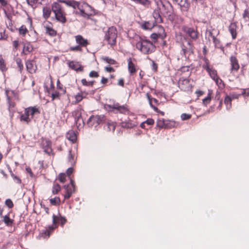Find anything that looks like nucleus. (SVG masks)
<instances>
[{
  "mask_svg": "<svg viewBox=\"0 0 249 249\" xmlns=\"http://www.w3.org/2000/svg\"><path fill=\"white\" fill-rule=\"evenodd\" d=\"M161 14L170 21L175 19V15L172 4L166 0H155Z\"/></svg>",
  "mask_w": 249,
  "mask_h": 249,
  "instance_id": "1",
  "label": "nucleus"
},
{
  "mask_svg": "<svg viewBox=\"0 0 249 249\" xmlns=\"http://www.w3.org/2000/svg\"><path fill=\"white\" fill-rule=\"evenodd\" d=\"M136 48L144 54H149L155 52V46L152 42L147 39H141L136 44Z\"/></svg>",
  "mask_w": 249,
  "mask_h": 249,
  "instance_id": "2",
  "label": "nucleus"
},
{
  "mask_svg": "<svg viewBox=\"0 0 249 249\" xmlns=\"http://www.w3.org/2000/svg\"><path fill=\"white\" fill-rule=\"evenodd\" d=\"M106 117L104 115H91L87 121V125L89 127H96L101 123H105Z\"/></svg>",
  "mask_w": 249,
  "mask_h": 249,
  "instance_id": "3",
  "label": "nucleus"
},
{
  "mask_svg": "<svg viewBox=\"0 0 249 249\" xmlns=\"http://www.w3.org/2000/svg\"><path fill=\"white\" fill-rule=\"evenodd\" d=\"M117 31L115 27L112 26L108 28L106 33L105 39L111 46L115 45L116 43Z\"/></svg>",
  "mask_w": 249,
  "mask_h": 249,
  "instance_id": "4",
  "label": "nucleus"
},
{
  "mask_svg": "<svg viewBox=\"0 0 249 249\" xmlns=\"http://www.w3.org/2000/svg\"><path fill=\"white\" fill-rule=\"evenodd\" d=\"M182 30L193 40H196L198 37V32L197 30L193 28L183 26L182 27Z\"/></svg>",
  "mask_w": 249,
  "mask_h": 249,
  "instance_id": "5",
  "label": "nucleus"
},
{
  "mask_svg": "<svg viewBox=\"0 0 249 249\" xmlns=\"http://www.w3.org/2000/svg\"><path fill=\"white\" fill-rule=\"evenodd\" d=\"M108 107L113 111L116 110L115 113L119 112L120 113L125 114L128 111V109L124 105L121 106L118 103H114L113 105H108Z\"/></svg>",
  "mask_w": 249,
  "mask_h": 249,
  "instance_id": "6",
  "label": "nucleus"
},
{
  "mask_svg": "<svg viewBox=\"0 0 249 249\" xmlns=\"http://www.w3.org/2000/svg\"><path fill=\"white\" fill-rule=\"evenodd\" d=\"M182 52L181 54H183L185 57H186L187 55H190L193 53V46L190 41H188L186 45L184 44L182 45Z\"/></svg>",
  "mask_w": 249,
  "mask_h": 249,
  "instance_id": "7",
  "label": "nucleus"
},
{
  "mask_svg": "<svg viewBox=\"0 0 249 249\" xmlns=\"http://www.w3.org/2000/svg\"><path fill=\"white\" fill-rule=\"evenodd\" d=\"M159 28L160 33H159L158 34L153 33L150 36L151 38L154 40H156L158 37L163 39L166 36L163 27L161 26H159Z\"/></svg>",
  "mask_w": 249,
  "mask_h": 249,
  "instance_id": "8",
  "label": "nucleus"
},
{
  "mask_svg": "<svg viewBox=\"0 0 249 249\" xmlns=\"http://www.w3.org/2000/svg\"><path fill=\"white\" fill-rule=\"evenodd\" d=\"M26 66L27 71L30 73H33L36 72V66L35 62L33 60H28L26 62Z\"/></svg>",
  "mask_w": 249,
  "mask_h": 249,
  "instance_id": "9",
  "label": "nucleus"
},
{
  "mask_svg": "<svg viewBox=\"0 0 249 249\" xmlns=\"http://www.w3.org/2000/svg\"><path fill=\"white\" fill-rule=\"evenodd\" d=\"M231 64V71H237L239 69V65L237 59L235 56H231L230 57Z\"/></svg>",
  "mask_w": 249,
  "mask_h": 249,
  "instance_id": "10",
  "label": "nucleus"
},
{
  "mask_svg": "<svg viewBox=\"0 0 249 249\" xmlns=\"http://www.w3.org/2000/svg\"><path fill=\"white\" fill-rule=\"evenodd\" d=\"M76 42L82 47H86L89 43L87 39L83 38L81 35H77L75 36Z\"/></svg>",
  "mask_w": 249,
  "mask_h": 249,
  "instance_id": "11",
  "label": "nucleus"
},
{
  "mask_svg": "<svg viewBox=\"0 0 249 249\" xmlns=\"http://www.w3.org/2000/svg\"><path fill=\"white\" fill-rule=\"evenodd\" d=\"M75 118V122L77 127L81 125V123L84 124V122L82 118L81 112L79 110H76L74 112L73 114Z\"/></svg>",
  "mask_w": 249,
  "mask_h": 249,
  "instance_id": "12",
  "label": "nucleus"
},
{
  "mask_svg": "<svg viewBox=\"0 0 249 249\" xmlns=\"http://www.w3.org/2000/svg\"><path fill=\"white\" fill-rule=\"evenodd\" d=\"M237 28V26L236 23L235 22L231 23L229 27V30L232 36V39H235L236 37Z\"/></svg>",
  "mask_w": 249,
  "mask_h": 249,
  "instance_id": "13",
  "label": "nucleus"
},
{
  "mask_svg": "<svg viewBox=\"0 0 249 249\" xmlns=\"http://www.w3.org/2000/svg\"><path fill=\"white\" fill-rule=\"evenodd\" d=\"M69 66L71 69L76 71L83 72L84 71L83 67L78 64V62H76L75 64L73 61H71L69 63Z\"/></svg>",
  "mask_w": 249,
  "mask_h": 249,
  "instance_id": "14",
  "label": "nucleus"
},
{
  "mask_svg": "<svg viewBox=\"0 0 249 249\" xmlns=\"http://www.w3.org/2000/svg\"><path fill=\"white\" fill-rule=\"evenodd\" d=\"M153 15L156 22L160 23L163 22L162 18L161 17V14L158 8L154 11Z\"/></svg>",
  "mask_w": 249,
  "mask_h": 249,
  "instance_id": "15",
  "label": "nucleus"
},
{
  "mask_svg": "<svg viewBox=\"0 0 249 249\" xmlns=\"http://www.w3.org/2000/svg\"><path fill=\"white\" fill-rule=\"evenodd\" d=\"M58 221H60L61 225L62 226H63L65 224V223L66 222V219L65 217H63L61 216H60L59 218H58L54 214H53V223L54 225H55L57 223H58Z\"/></svg>",
  "mask_w": 249,
  "mask_h": 249,
  "instance_id": "16",
  "label": "nucleus"
},
{
  "mask_svg": "<svg viewBox=\"0 0 249 249\" xmlns=\"http://www.w3.org/2000/svg\"><path fill=\"white\" fill-rule=\"evenodd\" d=\"M67 138L69 140L71 141L72 142H75L77 140L76 134L72 130L69 131L67 133Z\"/></svg>",
  "mask_w": 249,
  "mask_h": 249,
  "instance_id": "17",
  "label": "nucleus"
},
{
  "mask_svg": "<svg viewBox=\"0 0 249 249\" xmlns=\"http://www.w3.org/2000/svg\"><path fill=\"white\" fill-rule=\"evenodd\" d=\"M209 73L210 76L213 78L214 81H215L216 83L218 84V80L220 81V82H222L221 79H219L217 75V72L214 70H212L211 71L209 72Z\"/></svg>",
  "mask_w": 249,
  "mask_h": 249,
  "instance_id": "18",
  "label": "nucleus"
},
{
  "mask_svg": "<svg viewBox=\"0 0 249 249\" xmlns=\"http://www.w3.org/2000/svg\"><path fill=\"white\" fill-rule=\"evenodd\" d=\"M128 69L130 73L131 74L134 73L136 72L135 65L132 62L131 58H129L128 59Z\"/></svg>",
  "mask_w": 249,
  "mask_h": 249,
  "instance_id": "19",
  "label": "nucleus"
},
{
  "mask_svg": "<svg viewBox=\"0 0 249 249\" xmlns=\"http://www.w3.org/2000/svg\"><path fill=\"white\" fill-rule=\"evenodd\" d=\"M56 19L62 23H64L66 21L65 17L62 14L61 11L55 13Z\"/></svg>",
  "mask_w": 249,
  "mask_h": 249,
  "instance_id": "20",
  "label": "nucleus"
},
{
  "mask_svg": "<svg viewBox=\"0 0 249 249\" xmlns=\"http://www.w3.org/2000/svg\"><path fill=\"white\" fill-rule=\"evenodd\" d=\"M3 221L7 226H11L14 223V220L10 218L8 214L3 217Z\"/></svg>",
  "mask_w": 249,
  "mask_h": 249,
  "instance_id": "21",
  "label": "nucleus"
},
{
  "mask_svg": "<svg viewBox=\"0 0 249 249\" xmlns=\"http://www.w3.org/2000/svg\"><path fill=\"white\" fill-rule=\"evenodd\" d=\"M51 10L50 8L44 7L43 8V17L45 19L48 18L51 15Z\"/></svg>",
  "mask_w": 249,
  "mask_h": 249,
  "instance_id": "22",
  "label": "nucleus"
},
{
  "mask_svg": "<svg viewBox=\"0 0 249 249\" xmlns=\"http://www.w3.org/2000/svg\"><path fill=\"white\" fill-rule=\"evenodd\" d=\"M121 125L122 127L126 128H131L134 127L135 125L131 122L124 121L121 123Z\"/></svg>",
  "mask_w": 249,
  "mask_h": 249,
  "instance_id": "23",
  "label": "nucleus"
},
{
  "mask_svg": "<svg viewBox=\"0 0 249 249\" xmlns=\"http://www.w3.org/2000/svg\"><path fill=\"white\" fill-rule=\"evenodd\" d=\"M154 26V23L152 24L149 21H146L142 25V28L144 30H151Z\"/></svg>",
  "mask_w": 249,
  "mask_h": 249,
  "instance_id": "24",
  "label": "nucleus"
},
{
  "mask_svg": "<svg viewBox=\"0 0 249 249\" xmlns=\"http://www.w3.org/2000/svg\"><path fill=\"white\" fill-rule=\"evenodd\" d=\"M52 10L54 13L60 12L61 5L57 2H54L52 4Z\"/></svg>",
  "mask_w": 249,
  "mask_h": 249,
  "instance_id": "25",
  "label": "nucleus"
},
{
  "mask_svg": "<svg viewBox=\"0 0 249 249\" xmlns=\"http://www.w3.org/2000/svg\"><path fill=\"white\" fill-rule=\"evenodd\" d=\"M65 4L69 6L72 7L74 9H75L76 7H78L79 5L78 2L74 0H66V3Z\"/></svg>",
  "mask_w": 249,
  "mask_h": 249,
  "instance_id": "26",
  "label": "nucleus"
},
{
  "mask_svg": "<svg viewBox=\"0 0 249 249\" xmlns=\"http://www.w3.org/2000/svg\"><path fill=\"white\" fill-rule=\"evenodd\" d=\"M224 103L226 105L227 109H229L231 107V98L227 95L224 99Z\"/></svg>",
  "mask_w": 249,
  "mask_h": 249,
  "instance_id": "27",
  "label": "nucleus"
},
{
  "mask_svg": "<svg viewBox=\"0 0 249 249\" xmlns=\"http://www.w3.org/2000/svg\"><path fill=\"white\" fill-rule=\"evenodd\" d=\"M107 126L108 131L114 132L116 128L115 123L111 121H108L107 122Z\"/></svg>",
  "mask_w": 249,
  "mask_h": 249,
  "instance_id": "28",
  "label": "nucleus"
},
{
  "mask_svg": "<svg viewBox=\"0 0 249 249\" xmlns=\"http://www.w3.org/2000/svg\"><path fill=\"white\" fill-rule=\"evenodd\" d=\"M46 33L51 36H54L56 35V31L53 29L52 28L46 26Z\"/></svg>",
  "mask_w": 249,
  "mask_h": 249,
  "instance_id": "29",
  "label": "nucleus"
},
{
  "mask_svg": "<svg viewBox=\"0 0 249 249\" xmlns=\"http://www.w3.org/2000/svg\"><path fill=\"white\" fill-rule=\"evenodd\" d=\"M157 126L159 128L168 127L167 124L164 120H158L157 122Z\"/></svg>",
  "mask_w": 249,
  "mask_h": 249,
  "instance_id": "30",
  "label": "nucleus"
},
{
  "mask_svg": "<svg viewBox=\"0 0 249 249\" xmlns=\"http://www.w3.org/2000/svg\"><path fill=\"white\" fill-rule=\"evenodd\" d=\"M29 111L30 112V115L31 116V119L33 118L34 115L35 114L39 113V111L38 108H36L35 107H30Z\"/></svg>",
  "mask_w": 249,
  "mask_h": 249,
  "instance_id": "31",
  "label": "nucleus"
},
{
  "mask_svg": "<svg viewBox=\"0 0 249 249\" xmlns=\"http://www.w3.org/2000/svg\"><path fill=\"white\" fill-rule=\"evenodd\" d=\"M213 39L215 46L217 48H220L223 51H224V48L220 45V40L216 38L215 36H213Z\"/></svg>",
  "mask_w": 249,
  "mask_h": 249,
  "instance_id": "32",
  "label": "nucleus"
},
{
  "mask_svg": "<svg viewBox=\"0 0 249 249\" xmlns=\"http://www.w3.org/2000/svg\"><path fill=\"white\" fill-rule=\"evenodd\" d=\"M20 120L21 121H25L28 124L31 122V119L27 115L22 114L20 115Z\"/></svg>",
  "mask_w": 249,
  "mask_h": 249,
  "instance_id": "33",
  "label": "nucleus"
},
{
  "mask_svg": "<svg viewBox=\"0 0 249 249\" xmlns=\"http://www.w3.org/2000/svg\"><path fill=\"white\" fill-rule=\"evenodd\" d=\"M43 0H26L27 3L29 5H31L32 7H33L36 3H39L41 4V2Z\"/></svg>",
  "mask_w": 249,
  "mask_h": 249,
  "instance_id": "34",
  "label": "nucleus"
},
{
  "mask_svg": "<svg viewBox=\"0 0 249 249\" xmlns=\"http://www.w3.org/2000/svg\"><path fill=\"white\" fill-rule=\"evenodd\" d=\"M50 203L53 205H57L60 202V198L58 197H55L53 198H51L50 200Z\"/></svg>",
  "mask_w": 249,
  "mask_h": 249,
  "instance_id": "35",
  "label": "nucleus"
},
{
  "mask_svg": "<svg viewBox=\"0 0 249 249\" xmlns=\"http://www.w3.org/2000/svg\"><path fill=\"white\" fill-rule=\"evenodd\" d=\"M103 60H104L105 61H106L107 63L110 64H115L117 63L116 61L111 59L108 57L106 56L102 58Z\"/></svg>",
  "mask_w": 249,
  "mask_h": 249,
  "instance_id": "36",
  "label": "nucleus"
},
{
  "mask_svg": "<svg viewBox=\"0 0 249 249\" xmlns=\"http://www.w3.org/2000/svg\"><path fill=\"white\" fill-rule=\"evenodd\" d=\"M60 186L58 184L54 185L53 187L52 193L53 195L57 194L60 190Z\"/></svg>",
  "mask_w": 249,
  "mask_h": 249,
  "instance_id": "37",
  "label": "nucleus"
},
{
  "mask_svg": "<svg viewBox=\"0 0 249 249\" xmlns=\"http://www.w3.org/2000/svg\"><path fill=\"white\" fill-rule=\"evenodd\" d=\"M16 62L17 64L18 67L19 68V71H20V72H21V71L23 69V65L22 63L21 59L19 58H17L16 59Z\"/></svg>",
  "mask_w": 249,
  "mask_h": 249,
  "instance_id": "38",
  "label": "nucleus"
},
{
  "mask_svg": "<svg viewBox=\"0 0 249 249\" xmlns=\"http://www.w3.org/2000/svg\"><path fill=\"white\" fill-rule=\"evenodd\" d=\"M28 30L27 28L24 25L21 26L19 29V33L22 36H25Z\"/></svg>",
  "mask_w": 249,
  "mask_h": 249,
  "instance_id": "39",
  "label": "nucleus"
},
{
  "mask_svg": "<svg viewBox=\"0 0 249 249\" xmlns=\"http://www.w3.org/2000/svg\"><path fill=\"white\" fill-rule=\"evenodd\" d=\"M211 100V95H210V93H209L208 96L203 99V104H204V105L206 106L209 103H210Z\"/></svg>",
  "mask_w": 249,
  "mask_h": 249,
  "instance_id": "40",
  "label": "nucleus"
},
{
  "mask_svg": "<svg viewBox=\"0 0 249 249\" xmlns=\"http://www.w3.org/2000/svg\"><path fill=\"white\" fill-rule=\"evenodd\" d=\"M66 175L64 173H60L58 175V180L61 182L64 183L66 181Z\"/></svg>",
  "mask_w": 249,
  "mask_h": 249,
  "instance_id": "41",
  "label": "nucleus"
},
{
  "mask_svg": "<svg viewBox=\"0 0 249 249\" xmlns=\"http://www.w3.org/2000/svg\"><path fill=\"white\" fill-rule=\"evenodd\" d=\"M5 204L9 209L12 208L14 206L13 203L10 198L7 199L5 200Z\"/></svg>",
  "mask_w": 249,
  "mask_h": 249,
  "instance_id": "42",
  "label": "nucleus"
},
{
  "mask_svg": "<svg viewBox=\"0 0 249 249\" xmlns=\"http://www.w3.org/2000/svg\"><path fill=\"white\" fill-rule=\"evenodd\" d=\"M0 70L4 71L6 70L5 65L4 64V61L3 58L0 59Z\"/></svg>",
  "mask_w": 249,
  "mask_h": 249,
  "instance_id": "43",
  "label": "nucleus"
},
{
  "mask_svg": "<svg viewBox=\"0 0 249 249\" xmlns=\"http://www.w3.org/2000/svg\"><path fill=\"white\" fill-rule=\"evenodd\" d=\"M46 142V146L47 147V149H45L44 150L45 152H46V153H50V151L51 152L52 151V149L51 148V141H47Z\"/></svg>",
  "mask_w": 249,
  "mask_h": 249,
  "instance_id": "44",
  "label": "nucleus"
},
{
  "mask_svg": "<svg viewBox=\"0 0 249 249\" xmlns=\"http://www.w3.org/2000/svg\"><path fill=\"white\" fill-rule=\"evenodd\" d=\"M33 50V47L30 44H28L27 46L24 45L23 49V52L25 51L28 52V53L31 52Z\"/></svg>",
  "mask_w": 249,
  "mask_h": 249,
  "instance_id": "45",
  "label": "nucleus"
},
{
  "mask_svg": "<svg viewBox=\"0 0 249 249\" xmlns=\"http://www.w3.org/2000/svg\"><path fill=\"white\" fill-rule=\"evenodd\" d=\"M241 95H243L244 97H248L249 96V88L246 89H241Z\"/></svg>",
  "mask_w": 249,
  "mask_h": 249,
  "instance_id": "46",
  "label": "nucleus"
},
{
  "mask_svg": "<svg viewBox=\"0 0 249 249\" xmlns=\"http://www.w3.org/2000/svg\"><path fill=\"white\" fill-rule=\"evenodd\" d=\"M191 118V115L186 113H182L181 115V118L182 120H187Z\"/></svg>",
  "mask_w": 249,
  "mask_h": 249,
  "instance_id": "47",
  "label": "nucleus"
},
{
  "mask_svg": "<svg viewBox=\"0 0 249 249\" xmlns=\"http://www.w3.org/2000/svg\"><path fill=\"white\" fill-rule=\"evenodd\" d=\"M181 7L185 6L187 0H174Z\"/></svg>",
  "mask_w": 249,
  "mask_h": 249,
  "instance_id": "48",
  "label": "nucleus"
},
{
  "mask_svg": "<svg viewBox=\"0 0 249 249\" xmlns=\"http://www.w3.org/2000/svg\"><path fill=\"white\" fill-rule=\"evenodd\" d=\"M70 50L71 51H81L82 49L80 46L77 45L74 47H71L70 48Z\"/></svg>",
  "mask_w": 249,
  "mask_h": 249,
  "instance_id": "49",
  "label": "nucleus"
},
{
  "mask_svg": "<svg viewBox=\"0 0 249 249\" xmlns=\"http://www.w3.org/2000/svg\"><path fill=\"white\" fill-rule=\"evenodd\" d=\"M74 156L71 154V150L69 151L68 160L69 162L72 163L73 162Z\"/></svg>",
  "mask_w": 249,
  "mask_h": 249,
  "instance_id": "50",
  "label": "nucleus"
},
{
  "mask_svg": "<svg viewBox=\"0 0 249 249\" xmlns=\"http://www.w3.org/2000/svg\"><path fill=\"white\" fill-rule=\"evenodd\" d=\"M89 76L92 78L98 77L99 76L98 73L94 71H91L89 73Z\"/></svg>",
  "mask_w": 249,
  "mask_h": 249,
  "instance_id": "51",
  "label": "nucleus"
},
{
  "mask_svg": "<svg viewBox=\"0 0 249 249\" xmlns=\"http://www.w3.org/2000/svg\"><path fill=\"white\" fill-rule=\"evenodd\" d=\"M83 98L84 97L82 95L81 93H79L76 94L75 97L76 101L77 103L80 102L83 99Z\"/></svg>",
  "mask_w": 249,
  "mask_h": 249,
  "instance_id": "52",
  "label": "nucleus"
},
{
  "mask_svg": "<svg viewBox=\"0 0 249 249\" xmlns=\"http://www.w3.org/2000/svg\"><path fill=\"white\" fill-rule=\"evenodd\" d=\"M74 191V190H73V191H68V192H66V194L65 195V196H64L65 198H66V199L69 198L71 196L72 194L73 193V192Z\"/></svg>",
  "mask_w": 249,
  "mask_h": 249,
  "instance_id": "53",
  "label": "nucleus"
},
{
  "mask_svg": "<svg viewBox=\"0 0 249 249\" xmlns=\"http://www.w3.org/2000/svg\"><path fill=\"white\" fill-rule=\"evenodd\" d=\"M243 18H249V9H246L243 14Z\"/></svg>",
  "mask_w": 249,
  "mask_h": 249,
  "instance_id": "54",
  "label": "nucleus"
},
{
  "mask_svg": "<svg viewBox=\"0 0 249 249\" xmlns=\"http://www.w3.org/2000/svg\"><path fill=\"white\" fill-rule=\"evenodd\" d=\"M144 123L145 124H147L148 125H152L154 124V120L153 119H151V118H149L148 119H147L145 122Z\"/></svg>",
  "mask_w": 249,
  "mask_h": 249,
  "instance_id": "55",
  "label": "nucleus"
},
{
  "mask_svg": "<svg viewBox=\"0 0 249 249\" xmlns=\"http://www.w3.org/2000/svg\"><path fill=\"white\" fill-rule=\"evenodd\" d=\"M59 96V93L58 92L56 91L52 94V98L53 100H54V99H55L56 98H58Z\"/></svg>",
  "mask_w": 249,
  "mask_h": 249,
  "instance_id": "56",
  "label": "nucleus"
},
{
  "mask_svg": "<svg viewBox=\"0 0 249 249\" xmlns=\"http://www.w3.org/2000/svg\"><path fill=\"white\" fill-rule=\"evenodd\" d=\"M241 95V93L237 94L235 93H232L231 94L230 97L231 98V99H238Z\"/></svg>",
  "mask_w": 249,
  "mask_h": 249,
  "instance_id": "57",
  "label": "nucleus"
},
{
  "mask_svg": "<svg viewBox=\"0 0 249 249\" xmlns=\"http://www.w3.org/2000/svg\"><path fill=\"white\" fill-rule=\"evenodd\" d=\"M80 14L82 17H83L84 18H87V17L89 18V15H88V14H87L86 13H85L83 10H80ZM91 15L92 14H90V16H91Z\"/></svg>",
  "mask_w": 249,
  "mask_h": 249,
  "instance_id": "58",
  "label": "nucleus"
},
{
  "mask_svg": "<svg viewBox=\"0 0 249 249\" xmlns=\"http://www.w3.org/2000/svg\"><path fill=\"white\" fill-rule=\"evenodd\" d=\"M10 172L11 173V175L13 177V178L14 179L17 180V182L18 183H21V180L17 176H15L13 173H12L11 171H10Z\"/></svg>",
  "mask_w": 249,
  "mask_h": 249,
  "instance_id": "59",
  "label": "nucleus"
},
{
  "mask_svg": "<svg viewBox=\"0 0 249 249\" xmlns=\"http://www.w3.org/2000/svg\"><path fill=\"white\" fill-rule=\"evenodd\" d=\"M13 45L14 47V50H17L18 46V40H14L13 42Z\"/></svg>",
  "mask_w": 249,
  "mask_h": 249,
  "instance_id": "60",
  "label": "nucleus"
},
{
  "mask_svg": "<svg viewBox=\"0 0 249 249\" xmlns=\"http://www.w3.org/2000/svg\"><path fill=\"white\" fill-rule=\"evenodd\" d=\"M73 172V168L72 167L69 168L66 171L67 174L68 176H70Z\"/></svg>",
  "mask_w": 249,
  "mask_h": 249,
  "instance_id": "61",
  "label": "nucleus"
},
{
  "mask_svg": "<svg viewBox=\"0 0 249 249\" xmlns=\"http://www.w3.org/2000/svg\"><path fill=\"white\" fill-rule=\"evenodd\" d=\"M206 35H208L209 37L211 36L213 38V36H215L214 35H213V33L212 31H211V30H207L206 32Z\"/></svg>",
  "mask_w": 249,
  "mask_h": 249,
  "instance_id": "62",
  "label": "nucleus"
},
{
  "mask_svg": "<svg viewBox=\"0 0 249 249\" xmlns=\"http://www.w3.org/2000/svg\"><path fill=\"white\" fill-rule=\"evenodd\" d=\"M106 70L109 72H111L114 71V69L111 67H106L105 68Z\"/></svg>",
  "mask_w": 249,
  "mask_h": 249,
  "instance_id": "63",
  "label": "nucleus"
},
{
  "mask_svg": "<svg viewBox=\"0 0 249 249\" xmlns=\"http://www.w3.org/2000/svg\"><path fill=\"white\" fill-rule=\"evenodd\" d=\"M150 106L156 112H160V110L157 107L154 106L152 103H150Z\"/></svg>",
  "mask_w": 249,
  "mask_h": 249,
  "instance_id": "64",
  "label": "nucleus"
}]
</instances>
